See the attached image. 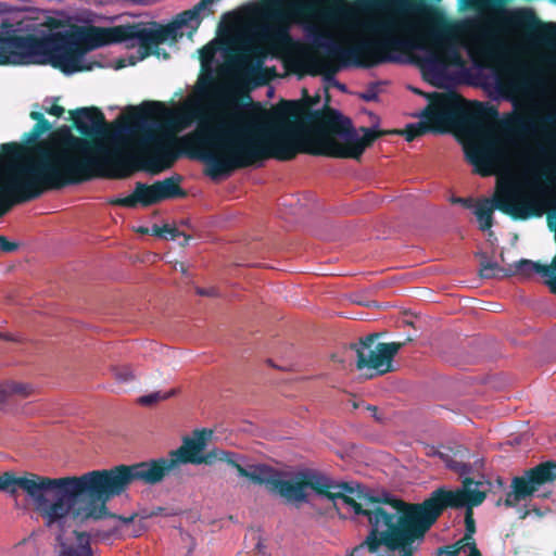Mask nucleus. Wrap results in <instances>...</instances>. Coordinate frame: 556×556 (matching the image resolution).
Wrapping results in <instances>:
<instances>
[{"label":"nucleus","mask_w":556,"mask_h":556,"mask_svg":"<svg viewBox=\"0 0 556 556\" xmlns=\"http://www.w3.org/2000/svg\"><path fill=\"white\" fill-rule=\"evenodd\" d=\"M325 92L321 110H312L320 96L311 97L306 89L302 100H281L271 110L255 104L230 105L214 124L199 117L197 130L185 141L199 149L211 164L212 175L268 159L291 161L299 153L359 160L386 131L361 127L363 137H358L351 118L329 106L327 87Z\"/></svg>","instance_id":"1"},{"label":"nucleus","mask_w":556,"mask_h":556,"mask_svg":"<svg viewBox=\"0 0 556 556\" xmlns=\"http://www.w3.org/2000/svg\"><path fill=\"white\" fill-rule=\"evenodd\" d=\"M212 434V430L197 429L192 437L184 438L182 444L170 451L167 457L92 470L79 477L49 478L35 473L15 477L13 472L7 471L0 475V490L11 495L16 493L17 486L25 491L49 528L53 526L63 528L68 517L81 521L103 518L118 520L119 526H115L108 532L96 533L98 536L108 539L117 532H126L137 515L124 517L110 513L106 503L123 494L135 481L155 485L175 472L181 464L200 465L203 455L201 453Z\"/></svg>","instance_id":"2"},{"label":"nucleus","mask_w":556,"mask_h":556,"mask_svg":"<svg viewBox=\"0 0 556 556\" xmlns=\"http://www.w3.org/2000/svg\"><path fill=\"white\" fill-rule=\"evenodd\" d=\"M227 109L220 111L215 116H208L203 114L200 110H191L188 112L190 121H197V127L199 125V117L207 119L210 123H216L219 116ZM71 118L74 127L86 138H78L70 135L66 144L79 152L80 154H88L91 156L103 155L102 151H119L123 155V162L119 164L108 163L102 165L101 168L92 169L93 177H103L112 179H124L129 177L136 170H144L151 175H157L168 168H170L176 160L180 155V151L177 150L178 142L188 151L189 155L195 156L203 161L207 165V175L212 178H217L222 175H229L231 172H225L216 175L211 174V164L201 157V153L197 147L190 146L185 141L186 135L180 139L175 137H149L152 146L148 153L144 154L140 160H135L134 155L128 153L119 146L105 147L104 144L94 140L98 137H104L109 134L110 125L105 121L103 112L97 106L79 108L75 111H71ZM197 129L190 132L193 134Z\"/></svg>","instance_id":"3"},{"label":"nucleus","mask_w":556,"mask_h":556,"mask_svg":"<svg viewBox=\"0 0 556 556\" xmlns=\"http://www.w3.org/2000/svg\"><path fill=\"white\" fill-rule=\"evenodd\" d=\"M126 41L124 25L91 26L43 38L0 30V65L50 64L70 75L91 70L84 63L88 51Z\"/></svg>","instance_id":"4"},{"label":"nucleus","mask_w":556,"mask_h":556,"mask_svg":"<svg viewBox=\"0 0 556 556\" xmlns=\"http://www.w3.org/2000/svg\"><path fill=\"white\" fill-rule=\"evenodd\" d=\"M370 28L378 35L377 38L361 40L350 47H343L333 40L321 42L320 47L325 49L326 58L307 56L304 61L305 72L312 76L321 75L327 84H331L341 91H346V86L334 78L341 67L353 65L370 68L397 61L394 53L403 51L406 43L396 36L395 23L384 20L374 23Z\"/></svg>","instance_id":"5"},{"label":"nucleus","mask_w":556,"mask_h":556,"mask_svg":"<svg viewBox=\"0 0 556 556\" xmlns=\"http://www.w3.org/2000/svg\"><path fill=\"white\" fill-rule=\"evenodd\" d=\"M356 516L366 518L370 530L352 556L364 547L376 553L381 545L400 551L401 556H414L415 542H422L430 528L406 507V502L391 496H366Z\"/></svg>","instance_id":"6"},{"label":"nucleus","mask_w":556,"mask_h":556,"mask_svg":"<svg viewBox=\"0 0 556 556\" xmlns=\"http://www.w3.org/2000/svg\"><path fill=\"white\" fill-rule=\"evenodd\" d=\"M417 15L428 25L427 37L433 49L421 60L424 76L434 86L440 87L446 78L450 65H460L463 60L458 45L469 30V21L448 18L438 7L419 2L415 7Z\"/></svg>","instance_id":"7"},{"label":"nucleus","mask_w":556,"mask_h":556,"mask_svg":"<svg viewBox=\"0 0 556 556\" xmlns=\"http://www.w3.org/2000/svg\"><path fill=\"white\" fill-rule=\"evenodd\" d=\"M39 160L17 165L0 175V217L14 205L38 199L47 190L65 187L70 180L62 177L53 151L39 147Z\"/></svg>","instance_id":"8"},{"label":"nucleus","mask_w":556,"mask_h":556,"mask_svg":"<svg viewBox=\"0 0 556 556\" xmlns=\"http://www.w3.org/2000/svg\"><path fill=\"white\" fill-rule=\"evenodd\" d=\"M429 98L431 102L419 114L421 122L408 124L404 130H384V135H402L410 142L427 132L443 134L460 125L479 126L481 119L497 115L494 106H486L481 102H473V108H469L456 92H433Z\"/></svg>","instance_id":"9"},{"label":"nucleus","mask_w":556,"mask_h":556,"mask_svg":"<svg viewBox=\"0 0 556 556\" xmlns=\"http://www.w3.org/2000/svg\"><path fill=\"white\" fill-rule=\"evenodd\" d=\"M70 135L71 134L64 138L63 146L59 149L52 148L47 143H36L31 148L18 142L1 144L2 157L13 162L1 175H4L13 166L35 163L40 157L38 152L39 147L47 148L53 151L54 155H58L54 157L58 160L55 162L62 177H64L65 180H71L66 182L65 186L90 180L92 178V169H99L104 164H119L123 162V155H121L119 151L116 150H103V155L100 156L80 154L66 144V140Z\"/></svg>","instance_id":"10"},{"label":"nucleus","mask_w":556,"mask_h":556,"mask_svg":"<svg viewBox=\"0 0 556 556\" xmlns=\"http://www.w3.org/2000/svg\"><path fill=\"white\" fill-rule=\"evenodd\" d=\"M255 484H264L270 492H275L287 502L299 506L308 502L306 489L313 490L317 495L334 502L341 500L355 513L361 511V503L356 502L349 494L354 493V486L349 482H336L327 475L317 470L306 469L299 471L293 480H286L278 476L265 477L261 472L251 476Z\"/></svg>","instance_id":"11"},{"label":"nucleus","mask_w":556,"mask_h":556,"mask_svg":"<svg viewBox=\"0 0 556 556\" xmlns=\"http://www.w3.org/2000/svg\"><path fill=\"white\" fill-rule=\"evenodd\" d=\"M216 0H201L192 9L186 10L177 15V17L167 25H159L152 23L153 27H146L142 23H134L124 25L127 40H138L143 56L155 55L168 59L169 54L165 50L160 49V45L167 41H176L182 34L179 29L182 27L191 28V33L195 31L201 23V13L212 14L211 5Z\"/></svg>","instance_id":"12"},{"label":"nucleus","mask_w":556,"mask_h":556,"mask_svg":"<svg viewBox=\"0 0 556 556\" xmlns=\"http://www.w3.org/2000/svg\"><path fill=\"white\" fill-rule=\"evenodd\" d=\"M494 210L501 211L515 220H526L542 214L536 199L523 193L513 180L498 181L493 199H483L476 206L475 215L480 230L486 231L492 228Z\"/></svg>","instance_id":"13"},{"label":"nucleus","mask_w":556,"mask_h":556,"mask_svg":"<svg viewBox=\"0 0 556 556\" xmlns=\"http://www.w3.org/2000/svg\"><path fill=\"white\" fill-rule=\"evenodd\" d=\"M490 484L489 481H475L466 477L463 489L454 491L439 488L421 503H407L406 507L431 528L446 508L475 507L481 505L486 497V489L478 488Z\"/></svg>","instance_id":"14"},{"label":"nucleus","mask_w":556,"mask_h":556,"mask_svg":"<svg viewBox=\"0 0 556 556\" xmlns=\"http://www.w3.org/2000/svg\"><path fill=\"white\" fill-rule=\"evenodd\" d=\"M495 117L483 118L479 126L467 125L475 130L480 131V136L467 142L464 146L466 160L473 166L475 173L482 177L491 176L495 169L507 159V152L504 144L494 136L485 131L484 122L496 119ZM460 125L459 127H463Z\"/></svg>","instance_id":"15"},{"label":"nucleus","mask_w":556,"mask_h":556,"mask_svg":"<svg viewBox=\"0 0 556 556\" xmlns=\"http://www.w3.org/2000/svg\"><path fill=\"white\" fill-rule=\"evenodd\" d=\"M287 8L303 17L320 16L328 20L345 17L353 13H368L381 7V0H287Z\"/></svg>","instance_id":"16"},{"label":"nucleus","mask_w":556,"mask_h":556,"mask_svg":"<svg viewBox=\"0 0 556 556\" xmlns=\"http://www.w3.org/2000/svg\"><path fill=\"white\" fill-rule=\"evenodd\" d=\"M179 175L157 180L152 185L141 181L135 184L134 191L124 198H111L108 203L113 206L135 208L138 205L149 207L164 200L184 198L187 192L180 187Z\"/></svg>","instance_id":"17"},{"label":"nucleus","mask_w":556,"mask_h":556,"mask_svg":"<svg viewBox=\"0 0 556 556\" xmlns=\"http://www.w3.org/2000/svg\"><path fill=\"white\" fill-rule=\"evenodd\" d=\"M378 333H370L357 343H352L355 351L357 369H374L378 375L392 370V359L404 345L403 342L377 343Z\"/></svg>","instance_id":"18"},{"label":"nucleus","mask_w":556,"mask_h":556,"mask_svg":"<svg viewBox=\"0 0 556 556\" xmlns=\"http://www.w3.org/2000/svg\"><path fill=\"white\" fill-rule=\"evenodd\" d=\"M554 125H556V115H538L535 112L513 114L506 119L507 129L517 135H533Z\"/></svg>","instance_id":"19"},{"label":"nucleus","mask_w":556,"mask_h":556,"mask_svg":"<svg viewBox=\"0 0 556 556\" xmlns=\"http://www.w3.org/2000/svg\"><path fill=\"white\" fill-rule=\"evenodd\" d=\"M526 483L529 492L534 494L541 485L554 482L556 480V463L547 460L526 470L522 476H518Z\"/></svg>","instance_id":"20"},{"label":"nucleus","mask_w":556,"mask_h":556,"mask_svg":"<svg viewBox=\"0 0 556 556\" xmlns=\"http://www.w3.org/2000/svg\"><path fill=\"white\" fill-rule=\"evenodd\" d=\"M167 110L161 101H144L139 106H130L127 119L131 124H144L148 121L163 116Z\"/></svg>","instance_id":"21"},{"label":"nucleus","mask_w":556,"mask_h":556,"mask_svg":"<svg viewBox=\"0 0 556 556\" xmlns=\"http://www.w3.org/2000/svg\"><path fill=\"white\" fill-rule=\"evenodd\" d=\"M215 462H224L235 468L240 477L248 478L251 480V476H254L255 471H249L238 463V454L225 451L222 448H214L206 454H203L200 459V464L212 465Z\"/></svg>","instance_id":"22"},{"label":"nucleus","mask_w":556,"mask_h":556,"mask_svg":"<svg viewBox=\"0 0 556 556\" xmlns=\"http://www.w3.org/2000/svg\"><path fill=\"white\" fill-rule=\"evenodd\" d=\"M76 536L75 544H65L61 545V556H93L90 540L91 536L89 533L84 531H74Z\"/></svg>","instance_id":"23"},{"label":"nucleus","mask_w":556,"mask_h":556,"mask_svg":"<svg viewBox=\"0 0 556 556\" xmlns=\"http://www.w3.org/2000/svg\"><path fill=\"white\" fill-rule=\"evenodd\" d=\"M265 58L266 51L261 46L249 45L243 48L239 55L238 64L240 67L252 72L262 65Z\"/></svg>","instance_id":"24"},{"label":"nucleus","mask_w":556,"mask_h":556,"mask_svg":"<svg viewBox=\"0 0 556 556\" xmlns=\"http://www.w3.org/2000/svg\"><path fill=\"white\" fill-rule=\"evenodd\" d=\"M500 85L509 92H519L526 88L528 79L522 70L509 67L505 71V75L498 78Z\"/></svg>","instance_id":"25"},{"label":"nucleus","mask_w":556,"mask_h":556,"mask_svg":"<svg viewBox=\"0 0 556 556\" xmlns=\"http://www.w3.org/2000/svg\"><path fill=\"white\" fill-rule=\"evenodd\" d=\"M425 454L427 456H438L450 469L459 472L460 475L468 473L471 470V466L469 464L454 460L448 452H443L434 445H426Z\"/></svg>","instance_id":"26"},{"label":"nucleus","mask_w":556,"mask_h":556,"mask_svg":"<svg viewBox=\"0 0 556 556\" xmlns=\"http://www.w3.org/2000/svg\"><path fill=\"white\" fill-rule=\"evenodd\" d=\"M513 490L507 493L506 498L504 501V505L507 507H515L519 502L531 496L529 489H527L526 483L519 477H515L511 481Z\"/></svg>","instance_id":"27"},{"label":"nucleus","mask_w":556,"mask_h":556,"mask_svg":"<svg viewBox=\"0 0 556 556\" xmlns=\"http://www.w3.org/2000/svg\"><path fill=\"white\" fill-rule=\"evenodd\" d=\"M528 30L543 45L556 48V25H543L540 28L528 26Z\"/></svg>","instance_id":"28"},{"label":"nucleus","mask_w":556,"mask_h":556,"mask_svg":"<svg viewBox=\"0 0 556 556\" xmlns=\"http://www.w3.org/2000/svg\"><path fill=\"white\" fill-rule=\"evenodd\" d=\"M178 391H179L178 389L174 388V389L169 390L168 392H164V393L161 391L152 392L150 394L140 396L138 399V403L143 406H150L160 401H165L172 396H175L178 393Z\"/></svg>","instance_id":"29"},{"label":"nucleus","mask_w":556,"mask_h":556,"mask_svg":"<svg viewBox=\"0 0 556 556\" xmlns=\"http://www.w3.org/2000/svg\"><path fill=\"white\" fill-rule=\"evenodd\" d=\"M480 277L483 279H492L498 276H506L505 273H508V269L502 268L496 263H482L480 268Z\"/></svg>","instance_id":"30"},{"label":"nucleus","mask_w":556,"mask_h":556,"mask_svg":"<svg viewBox=\"0 0 556 556\" xmlns=\"http://www.w3.org/2000/svg\"><path fill=\"white\" fill-rule=\"evenodd\" d=\"M51 129V124L48 119H42L41 122H36L33 126L31 130L25 135L28 142L35 141L42 134L49 131Z\"/></svg>","instance_id":"31"},{"label":"nucleus","mask_w":556,"mask_h":556,"mask_svg":"<svg viewBox=\"0 0 556 556\" xmlns=\"http://www.w3.org/2000/svg\"><path fill=\"white\" fill-rule=\"evenodd\" d=\"M112 372L114 378L118 382H128L134 379V374L131 368L128 365L123 366H114L112 367Z\"/></svg>","instance_id":"32"},{"label":"nucleus","mask_w":556,"mask_h":556,"mask_svg":"<svg viewBox=\"0 0 556 556\" xmlns=\"http://www.w3.org/2000/svg\"><path fill=\"white\" fill-rule=\"evenodd\" d=\"M9 390L12 395H20L22 397H27L31 393V387L26 383L9 381Z\"/></svg>","instance_id":"33"},{"label":"nucleus","mask_w":556,"mask_h":556,"mask_svg":"<svg viewBox=\"0 0 556 556\" xmlns=\"http://www.w3.org/2000/svg\"><path fill=\"white\" fill-rule=\"evenodd\" d=\"M163 228H166L167 230H164V235L167 237V239L175 240L179 236H184V242H181V245L185 247L188 244L189 240L191 239L190 236L184 235L180 232L176 227H172L169 225H164Z\"/></svg>","instance_id":"34"},{"label":"nucleus","mask_w":556,"mask_h":556,"mask_svg":"<svg viewBox=\"0 0 556 556\" xmlns=\"http://www.w3.org/2000/svg\"><path fill=\"white\" fill-rule=\"evenodd\" d=\"M476 530V521L473 518L472 508L467 507L465 511V532L473 535Z\"/></svg>","instance_id":"35"},{"label":"nucleus","mask_w":556,"mask_h":556,"mask_svg":"<svg viewBox=\"0 0 556 556\" xmlns=\"http://www.w3.org/2000/svg\"><path fill=\"white\" fill-rule=\"evenodd\" d=\"M18 249L17 242L9 241L3 235H0V250L4 253H12Z\"/></svg>","instance_id":"36"},{"label":"nucleus","mask_w":556,"mask_h":556,"mask_svg":"<svg viewBox=\"0 0 556 556\" xmlns=\"http://www.w3.org/2000/svg\"><path fill=\"white\" fill-rule=\"evenodd\" d=\"M213 56H214V49L212 47L204 46L200 50V59L203 64L211 62Z\"/></svg>","instance_id":"37"},{"label":"nucleus","mask_w":556,"mask_h":556,"mask_svg":"<svg viewBox=\"0 0 556 556\" xmlns=\"http://www.w3.org/2000/svg\"><path fill=\"white\" fill-rule=\"evenodd\" d=\"M11 396L12 394L9 390V382L0 384V404L8 403Z\"/></svg>","instance_id":"38"},{"label":"nucleus","mask_w":556,"mask_h":556,"mask_svg":"<svg viewBox=\"0 0 556 556\" xmlns=\"http://www.w3.org/2000/svg\"><path fill=\"white\" fill-rule=\"evenodd\" d=\"M438 555H446V556H458L457 547L455 545H444L439 547Z\"/></svg>","instance_id":"39"},{"label":"nucleus","mask_w":556,"mask_h":556,"mask_svg":"<svg viewBox=\"0 0 556 556\" xmlns=\"http://www.w3.org/2000/svg\"><path fill=\"white\" fill-rule=\"evenodd\" d=\"M362 99L365 101H376L378 99V92L375 85L370 86L365 93H363Z\"/></svg>","instance_id":"40"},{"label":"nucleus","mask_w":556,"mask_h":556,"mask_svg":"<svg viewBox=\"0 0 556 556\" xmlns=\"http://www.w3.org/2000/svg\"><path fill=\"white\" fill-rule=\"evenodd\" d=\"M46 112L50 115H53V116H56V117H61L65 110L63 106H60L58 104H53L52 106H50L49 109L46 110Z\"/></svg>","instance_id":"41"},{"label":"nucleus","mask_w":556,"mask_h":556,"mask_svg":"<svg viewBox=\"0 0 556 556\" xmlns=\"http://www.w3.org/2000/svg\"><path fill=\"white\" fill-rule=\"evenodd\" d=\"M203 89H211L214 86V78L211 74L200 79Z\"/></svg>","instance_id":"42"},{"label":"nucleus","mask_w":556,"mask_h":556,"mask_svg":"<svg viewBox=\"0 0 556 556\" xmlns=\"http://www.w3.org/2000/svg\"><path fill=\"white\" fill-rule=\"evenodd\" d=\"M197 293L202 296H216L217 290L215 288H208V289L198 288Z\"/></svg>","instance_id":"43"},{"label":"nucleus","mask_w":556,"mask_h":556,"mask_svg":"<svg viewBox=\"0 0 556 556\" xmlns=\"http://www.w3.org/2000/svg\"><path fill=\"white\" fill-rule=\"evenodd\" d=\"M164 230H167V229L163 228V226L160 227L157 225H153L152 228L150 229V233L153 236H156V237L167 239V237L164 235Z\"/></svg>","instance_id":"44"},{"label":"nucleus","mask_w":556,"mask_h":556,"mask_svg":"<svg viewBox=\"0 0 556 556\" xmlns=\"http://www.w3.org/2000/svg\"><path fill=\"white\" fill-rule=\"evenodd\" d=\"M460 540L465 543L466 547L468 548H470L473 545H477L473 535L470 533L465 532L464 536Z\"/></svg>","instance_id":"45"},{"label":"nucleus","mask_w":556,"mask_h":556,"mask_svg":"<svg viewBox=\"0 0 556 556\" xmlns=\"http://www.w3.org/2000/svg\"><path fill=\"white\" fill-rule=\"evenodd\" d=\"M453 203H459L464 205L465 207H471V199H465V198H453Z\"/></svg>","instance_id":"46"},{"label":"nucleus","mask_w":556,"mask_h":556,"mask_svg":"<svg viewBox=\"0 0 556 556\" xmlns=\"http://www.w3.org/2000/svg\"><path fill=\"white\" fill-rule=\"evenodd\" d=\"M367 409L371 413V416H372V418H374L375 420H377V421H381V420H382L381 416H380V415H379V413H378V408H377V406H374V405H367Z\"/></svg>","instance_id":"47"},{"label":"nucleus","mask_w":556,"mask_h":556,"mask_svg":"<svg viewBox=\"0 0 556 556\" xmlns=\"http://www.w3.org/2000/svg\"><path fill=\"white\" fill-rule=\"evenodd\" d=\"M29 116L31 119L36 122H41L42 119H46L42 113L36 111L30 112Z\"/></svg>","instance_id":"48"},{"label":"nucleus","mask_w":556,"mask_h":556,"mask_svg":"<svg viewBox=\"0 0 556 556\" xmlns=\"http://www.w3.org/2000/svg\"><path fill=\"white\" fill-rule=\"evenodd\" d=\"M468 556H482L481 552L478 549L477 545H473L469 548Z\"/></svg>","instance_id":"49"},{"label":"nucleus","mask_w":556,"mask_h":556,"mask_svg":"<svg viewBox=\"0 0 556 556\" xmlns=\"http://www.w3.org/2000/svg\"><path fill=\"white\" fill-rule=\"evenodd\" d=\"M410 89L413 92L426 97L429 100V103L431 102V99L429 98L430 93H426V92L419 90L418 88H410Z\"/></svg>","instance_id":"50"},{"label":"nucleus","mask_w":556,"mask_h":556,"mask_svg":"<svg viewBox=\"0 0 556 556\" xmlns=\"http://www.w3.org/2000/svg\"><path fill=\"white\" fill-rule=\"evenodd\" d=\"M453 545H455V547H457V553L458 554L460 553L462 549L466 548V545H465V543L462 540H458Z\"/></svg>","instance_id":"51"},{"label":"nucleus","mask_w":556,"mask_h":556,"mask_svg":"<svg viewBox=\"0 0 556 556\" xmlns=\"http://www.w3.org/2000/svg\"><path fill=\"white\" fill-rule=\"evenodd\" d=\"M137 232L142 233V235H148V233H150V229L147 227H139L137 229Z\"/></svg>","instance_id":"52"},{"label":"nucleus","mask_w":556,"mask_h":556,"mask_svg":"<svg viewBox=\"0 0 556 556\" xmlns=\"http://www.w3.org/2000/svg\"><path fill=\"white\" fill-rule=\"evenodd\" d=\"M163 510H164V508H162V507H157V508H156V510H153V511L149 515V517L157 516V515H159V514H161V511H163Z\"/></svg>","instance_id":"53"},{"label":"nucleus","mask_w":556,"mask_h":556,"mask_svg":"<svg viewBox=\"0 0 556 556\" xmlns=\"http://www.w3.org/2000/svg\"><path fill=\"white\" fill-rule=\"evenodd\" d=\"M495 481H496L498 488H503L504 486V482H503V479L501 477H497Z\"/></svg>","instance_id":"54"},{"label":"nucleus","mask_w":556,"mask_h":556,"mask_svg":"<svg viewBox=\"0 0 556 556\" xmlns=\"http://www.w3.org/2000/svg\"><path fill=\"white\" fill-rule=\"evenodd\" d=\"M134 2L136 3H139V4H147L149 3L151 0H132Z\"/></svg>","instance_id":"55"},{"label":"nucleus","mask_w":556,"mask_h":556,"mask_svg":"<svg viewBox=\"0 0 556 556\" xmlns=\"http://www.w3.org/2000/svg\"><path fill=\"white\" fill-rule=\"evenodd\" d=\"M0 338L5 340H13L10 336L0 332Z\"/></svg>","instance_id":"56"},{"label":"nucleus","mask_w":556,"mask_h":556,"mask_svg":"<svg viewBox=\"0 0 556 556\" xmlns=\"http://www.w3.org/2000/svg\"><path fill=\"white\" fill-rule=\"evenodd\" d=\"M506 0H492L493 3H496V4H502L504 3Z\"/></svg>","instance_id":"57"},{"label":"nucleus","mask_w":556,"mask_h":556,"mask_svg":"<svg viewBox=\"0 0 556 556\" xmlns=\"http://www.w3.org/2000/svg\"><path fill=\"white\" fill-rule=\"evenodd\" d=\"M553 217H554V215H552V214H549V215L547 216V220H548V224H549V225L552 224V218H553Z\"/></svg>","instance_id":"58"}]
</instances>
